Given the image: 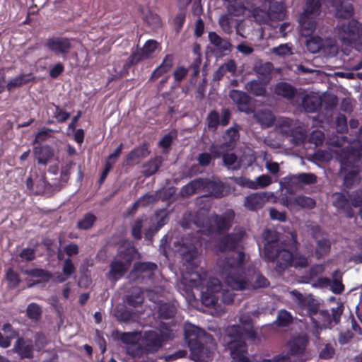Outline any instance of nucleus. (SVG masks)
Masks as SVG:
<instances>
[{
    "instance_id": "nucleus-57",
    "label": "nucleus",
    "mask_w": 362,
    "mask_h": 362,
    "mask_svg": "<svg viewBox=\"0 0 362 362\" xmlns=\"http://www.w3.org/2000/svg\"><path fill=\"white\" fill-rule=\"evenodd\" d=\"M293 122L289 119H284L280 124L281 132L286 134H293Z\"/></svg>"
},
{
    "instance_id": "nucleus-53",
    "label": "nucleus",
    "mask_w": 362,
    "mask_h": 362,
    "mask_svg": "<svg viewBox=\"0 0 362 362\" xmlns=\"http://www.w3.org/2000/svg\"><path fill=\"white\" fill-rule=\"evenodd\" d=\"M148 155L147 148L145 145L132 151L127 156L128 160H134L139 157H145Z\"/></svg>"
},
{
    "instance_id": "nucleus-56",
    "label": "nucleus",
    "mask_w": 362,
    "mask_h": 362,
    "mask_svg": "<svg viewBox=\"0 0 362 362\" xmlns=\"http://www.w3.org/2000/svg\"><path fill=\"white\" fill-rule=\"evenodd\" d=\"M330 245L327 240H320L317 243V248H316V254L318 257L322 256L324 254H326L329 250Z\"/></svg>"
},
{
    "instance_id": "nucleus-32",
    "label": "nucleus",
    "mask_w": 362,
    "mask_h": 362,
    "mask_svg": "<svg viewBox=\"0 0 362 362\" xmlns=\"http://www.w3.org/2000/svg\"><path fill=\"white\" fill-rule=\"evenodd\" d=\"M274 93L286 98H291L296 93L295 88L286 82L278 83L274 88Z\"/></svg>"
},
{
    "instance_id": "nucleus-2",
    "label": "nucleus",
    "mask_w": 362,
    "mask_h": 362,
    "mask_svg": "<svg viewBox=\"0 0 362 362\" xmlns=\"http://www.w3.org/2000/svg\"><path fill=\"white\" fill-rule=\"evenodd\" d=\"M245 255L242 251H233L218 262L217 273L224 283L231 289L243 290L261 288L269 285L262 275L255 273L250 281L245 275Z\"/></svg>"
},
{
    "instance_id": "nucleus-34",
    "label": "nucleus",
    "mask_w": 362,
    "mask_h": 362,
    "mask_svg": "<svg viewBox=\"0 0 362 362\" xmlns=\"http://www.w3.org/2000/svg\"><path fill=\"white\" fill-rule=\"evenodd\" d=\"M257 121L264 127H269L272 125L274 122V117L271 111L265 110L257 112L255 115Z\"/></svg>"
},
{
    "instance_id": "nucleus-54",
    "label": "nucleus",
    "mask_w": 362,
    "mask_h": 362,
    "mask_svg": "<svg viewBox=\"0 0 362 362\" xmlns=\"http://www.w3.org/2000/svg\"><path fill=\"white\" fill-rule=\"evenodd\" d=\"M175 308L173 305L163 304L159 308L160 315L163 318H170L173 316Z\"/></svg>"
},
{
    "instance_id": "nucleus-45",
    "label": "nucleus",
    "mask_w": 362,
    "mask_h": 362,
    "mask_svg": "<svg viewBox=\"0 0 362 362\" xmlns=\"http://www.w3.org/2000/svg\"><path fill=\"white\" fill-rule=\"evenodd\" d=\"M96 218L93 214H87L78 222V227L80 229L87 230L94 223Z\"/></svg>"
},
{
    "instance_id": "nucleus-38",
    "label": "nucleus",
    "mask_w": 362,
    "mask_h": 362,
    "mask_svg": "<svg viewBox=\"0 0 362 362\" xmlns=\"http://www.w3.org/2000/svg\"><path fill=\"white\" fill-rule=\"evenodd\" d=\"M338 276V272L336 271L334 274V277L337 278ZM322 286H329L335 293H340L344 290V286L341 284V282L338 280L337 279H335L334 281H331L329 279H321L320 280Z\"/></svg>"
},
{
    "instance_id": "nucleus-31",
    "label": "nucleus",
    "mask_w": 362,
    "mask_h": 362,
    "mask_svg": "<svg viewBox=\"0 0 362 362\" xmlns=\"http://www.w3.org/2000/svg\"><path fill=\"white\" fill-rule=\"evenodd\" d=\"M34 153L39 163L47 164L53 156V151L48 146L36 147Z\"/></svg>"
},
{
    "instance_id": "nucleus-62",
    "label": "nucleus",
    "mask_w": 362,
    "mask_h": 362,
    "mask_svg": "<svg viewBox=\"0 0 362 362\" xmlns=\"http://www.w3.org/2000/svg\"><path fill=\"white\" fill-rule=\"evenodd\" d=\"M174 135L169 133L163 136L159 141V146L164 149H167L171 144Z\"/></svg>"
},
{
    "instance_id": "nucleus-40",
    "label": "nucleus",
    "mask_w": 362,
    "mask_h": 362,
    "mask_svg": "<svg viewBox=\"0 0 362 362\" xmlns=\"http://www.w3.org/2000/svg\"><path fill=\"white\" fill-rule=\"evenodd\" d=\"M62 271L64 276H59L57 277V281L60 283L64 282L67 278L71 276V275L73 274L75 272V267L72 263V261L70 259H66L64 261Z\"/></svg>"
},
{
    "instance_id": "nucleus-47",
    "label": "nucleus",
    "mask_w": 362,
    "mask_h": 362,
    "mask_svg": "<svg viewBox=\"0 0 362 362\" xmlns=\"http://www.w3.org/2000/svg\"><path fill=\"white\" fill-rule=\"evenodd\" d=\"M141 338V334L139 332H127L122 336V340L127 344H136Z\"/></svg>"
},
{
    "instance_id": "nucleus-24",
    "label": "nucleus",
    "mask_w": 362,
    "mask_h": 362,
    "mask_svg": "<svg viewBox=\"0 0 362 362\" xmlns=\"http://www.w3.org/2000/svg\"><path fill=\"white\" fill-rule=\"evenodd\" d=\"M316 181V177L311 173H300L284 178V182L288 185L298 186L300 184H312Z\"/></svg>"
},
{
    "instance_id": "nucleus-58",
    "label": "nucleus",
    "mask_w": 362,
    "mask_h": 362,
    "mask_svg": "<svg viewBox=\"0 0 362 362\" xmlns=\"http://www.w3.org/2000/svg\"><path fill=\"white\" fill-rule=\"evenodd\" d=\"M208 126L211 129H216L219 122V115L216 111H212L209 113L207 117Z\"/></svg>"
},
{
    "instance_id": "nucleus-22",
    "label": "nucleus",
    "mask_w": 362,
    "mask_h": 362,
    "mask_svg": "<svg viewBox=\"0 0 362 362\" xmlns=\"http://www.w3.org/2000/svg\"><path fill=\"white\" fill-rule=\"evenodd\" d=\"M129 264L130 259L129 258L126 259L125 262L115 259L110 265V270L107 273V277L114 281L119 279L124 275Z\"/></svg>"
},
{
    "instance_id": "nucleus-50",
    "label": "nucleus",
    "mask_w": 362,
    "mask_h": 362,
    "mask_svg": "<svg viewBox=\"0 0 362 362\" xmlns=\"http://www.w3.org/2000/svg\"><path fill=\"white\" fill-rule=\"evenodd\" d=\"M276 320L279 325L286 326L291 322L292 316L288 311L282 310L279 311Z\"/></svg>"
},
{
    "instance_id": "nucleus-35",
    "label": "nucleus",
    "mask_w": 362,
    "mask_h": 362,
    "mask_svg": "<svg viewBox=\"0 0 362 362\" xmlns=\"http://www.w3.org/2000/svg\"><path fill=\"white\" fill-rule=\"evenodd\" d=\"M303 106L308 112H315L320 106V98L317 96L307 95L303 99Z\"/></svg>"
},
{
    "instance_id": "nucleus-11",
    "label": "nucleus",
    "mask_w": 362,
    "mask_h": 362,
    "mask_svg": "<svg viewBox=\"0 0 362 362\" xmlns=\"http://www.w3.org/2000/svg\"><path fill=\"white\" fill-rule=\"evenodd\" d=\"M172 334L166 329L164 331H148L145 332L143 337V344L145 346L147 353H155L159 350L162 346V342L171 338Z\"/></svg>"
},
{
    "instance_id": "nucleus-42",
    "label": "nucleus",
    "mask_w": 362,
    "mask_h": 362,
    "mask_svg": "<svg viewBox=\"0 0 362 362\" xmlns=\"http://www.w3.org/2000/svg\"><path fill=\"white\" fill-rule=\"evenodd\" d=\"M323 40L320 37H313L307 40L306 47L311 53L322 51Z\"/></svg>"
},
{
    "instance_id": "nucleus-14",
    "label": "nucleus",
    "mask_w": 362,
    "mask_h": 362,
    "mask_svg": "<svg viewBox=\"0 0 362 362\" xmlns=\"http://www.w3.org/2000/svg\"><path fill=\"white\" fill-rule=\"evenodd\" d=\"M276 201V197L272 192H255L245 197L244 206L250 211H256L262 208L267 202Z\"/></svg>"
},
{
    "instance_id": "nucleus-25",
    "label": "nucleus",
    "mask_w": 362,
    "mask_h": 362,
    "mask_svg": "<svg viewBox=\"0 0 362 362\" xmlns=\"http://www.w3.org/2000/svg\"><path fill=\"white\" fill-rule=\"evenodd\" d=\"M230 97L235 102L240 111L247 112L250 110V98L245 93L240 90H233L230 92Z\"/></svg>"
},
{
    "instance_id": "nucleus-13",
    "label": "nucleus",
    "mask_w": 362,
    "mask_h": 362,
    "mask_svg": "<svg viewBox=\"0 0 362 362\" xmlns=\"http://www.w3.org/2000/svg\"><path fill=\"white\" fill-rule=\"evenodd\" d=\"M362 33V26L359 28L358 23L351 20L338 27V37L342 44L351 45L356 40L357 37Z\"/></svg>"
},
{
    "instance_id": "nucleus-28",
    "label": "nucleus",
    "mask_w": 362,
    "mask_h": 362,
    "mask_svg": "<svg viewBox=\"0 0 362 362\" xmlns=\"http://www.w3.org/2000/svg\"><path fill=\"white\" fill-rule=\"evenodd\" d=\"M264 81L254 80L245 84V89L256 96H263L266 93V86Z\"/></svg>"
},
{
    "instance_id": "nucleus-15",
    "label": "nucleus",
    "mask_w": 362,
    "mask_h": 362,
    "mask_svg": "<svg viewBox=\"0 0 362 362\" xmlns=\"http://www.w3.org/2000/svg\"><path fill=\"white\" fill-rule=\"evenodd\" d=\"M45 47L54 54L64 57L71 49L72 43L66 37H52L46 40Z\"/></svg>"
},
{
    "instance_id": "nucleus-61",
    "label": "nucleus",
    "mask_w": 362,
    "mask_h": 362,
    "mask_svg": "<svg viewBox=\"0 0 362 362\" xmlns=\"http://www.w3.org/2000/svg\"><path fill=\"white\" fill-rule=\"evenodd\" d=\"M142 219H138L135 221L132 227V235L136 239H140L141 237V230L142 228Z\"/></svg>"
},
{
    "instance_id": "nucleus-46",
    "label": "nucleus",
    "mask_w": 362,
    "mask_h": 362,
    "mask_svg": "<svg viewBox=\"0 0 362 362\" xmlns=\"http://www.w3.org/2000/svg\"><path fill=\"white\" fill-rule=\"evenodd\" d=\"M135 296H129L127 298V302L129 305L134 307L141 305L144 301V296L142 291L139 288L134 289Z\"/></svg>"
},
{
    "instance_id": "nucleus-9",
    "label": "nucleus",
    "mask_w": 362,
    "mask_h": 362,
    "mask_svg": "<svg viewBox=\"0 0 362 362\" xmlns=\"http://www.w3.org/2000/svg\"><path fill=\"white\" fill-rule=\"evenodd\" d=\"M340 156L341 174L344 177V183L349 187L359 181L358 168L356 165V156L354 152H344Z\"/></svg>"
},
{
    "instance_id": "nucleus-36",
    "label": "nucleus",
    "mask_w": 362,
    "mask_h": 362,
    "mask_svg": "<svg viewBox=\"0 0 362 362\" xmlns=\"http://www.w3.org/2000/svg\"><path fill=\"white\" fill-rule=\"evenodd\" d=\"M322 52L327 57H334L338 52V46L334 40L328 38L323 40Z\"/></svg>"
},
{
    "instance_id": "nucleus-23",
    "label": "nucleus",
    "mask_w": 362,
    "mask_h": 362,
    "mask_svg": "<svg viewBox=\"0 0 362 362\" xmlns=\"http://www.w3.org/2000/svg\"><path fill=\"white\" fill-rule=\"evenodd\" d=\"M13 351L17 353L21 358L32 357V341L23 338L18 339L13 346Z\"/></svg>"
},
{
    "instance_id": "nucleus-19",
    "label": "nucleus",
    "mask_w": 362,
    "mask_h": 362,
    "mask_svg": "<svg viewBox=\"0 0 362 362\" xmlns=\"http://www.w3.org/2000/svg\"><path fill=\"white\" fill-rule=\"evenodd\" d=\"M284 205L291 210H298L300 208L312 209L315 206V202L310 197L299 196L285 199Z\"/></svg>"
},
{
    "instance_id": "nucleus-51",
    "label": "nucleus",
    "mask_w": 362,
    "mask_h": 362,
    "mask_svg": "<svg viewBox=\"0 0 362 362\" xmlns=\"http://www.w3.org/2000/svg\"><path fill=\"white\" fill-rule=\"evenodd\" d=\"M24 273L30 276L40 277L45 281L50 278V274L47 271L41 269L25 270Z\"/></svg>"
},
{
    "instance_id": "nucleus-4",
    "label": "nucleus",
    "mask_w": 362,
    "mask_h": 362,
    "mask_svg": "<svg viewBox=\"0 0 362 362\" xmlns=\"http://www.w3.org/2000/svg\"><path fill=\"white\" fill-rule=\"evenodd\" d=\"M290 235L292 243H279L274 240L276 238L275 231L269 230L265 231L267 243L264 245V256L269 261L276 262L279 270H283L289 266L302 268L308 264L305 257L293 254L296 248V237L293 233H291Z\"/></svg>"
},
{
    "instance_id": "nucleus-16",
    "label": "nucleus",
    "mask_w": 362,
    "mask_h": 362,
    "mask_svg": "<svg viewBox=\"0 0 362 362\" xmlns=\"http://www.w3.org/2000/svg\"><path fill=\"white\" fill-rule=\"evenodd\" d=\"M275 8L264 1L262 5L256 6L252 11V15L255 21L259 23H266L269 21H279L284 18H277L275 15Z\"/></svg>"
},
{
    "instance_id": "nucleus-41",
    "label": "nucleus",
    "mask_w": 362,
    "mask_h": 362,
    "mask_svg": "<svg viewBox=\"0 0 362 362\" xmlns=\"http://www.w3.org/2000/svg\"><path fill=\"white\" fill-rule=\"evenodd\" d=\"M270 5L271 8H275V15L277 18H284L285 16V6L284 0H264Z\"/></svg>"
},
{
    "instance_id": "nucleus-3",
    "label": "nucleus",
    "mask_w": 362,
    "mask_h": 362,
    "mask_svg": "<svg viewBox=\"0 0 362 362\" xmlns=\"http://www.w3.org/2000/svg\"><path fill=\"white\" fill-rule=\"evenodd\" d=\"M259 314L258 310L243 313L239 317L240 325L226 329L225 341L230 351L232 362H249L245 355L247 346L245 339L255 341L257 339L253 328V320L259 317Z\"/></svg>"
},
{
    "instance_id": "nucleus-21",
    "label": "nucleus",
    "mask_w": 362,
    "mask_h": 362,
    "mask_svg": "<svg viewBox=\"0 0 362 362\" xmlns=\"http://www.w3.org/2000/svg\"><path fill=\"white\" fill-rule=\"evenodd\" d=\"M308 340L305 336L298 337L289 342L290 356L300 357L303 355L308 344Z\"/></svg>"
},
{
    "instance_id": "nucleus-60",
    "label": "nucleus",
    "mask_w": 362,
    "mask_h": 362,
    "mask_svg": "<svg viewBox=\"0 0 362 362\" xmlns=\"http://www.w3.org/2000/svg\"><path fill=\"white\" fill-rule=\"evenodd\" d=\"M1 332H3L5 336L8 337L11 339L16 338L18 336V332L13 329L12 326L9 323H6L3 325Z\"/></svg>"
},
{
    "instance_id": "nucleus-52",
    "label": "nucleus",
    "mask_w": 362,
    "mask_h": 362,
    "mask_svg": "<svg viewBox=\"0 0 362 362\" xmlns=\"http://www.w3.org/2000/svg\"><path fill=\"white\" fill-rule=\"evenodd\" d=\"M53 106L54 107V117L58 122H64L69 118L70 114L69 112L63 110L58 105H53Z\"/></svg>"
},
{
    "instance_id": "nucleus-37",
    "label": "nucleus",
    "mask_w": 362,
    "mask_h": 362,
    "mask_svg": "<svg viewBox=\"0 0 362 362\" xmlns=\"http://www.w3.org/2000/svg\"><path fill=\"white\" fill-rule=\"evenodd\" d=\"M233 16H235L228 12V13L222 15L219 18L218 23L221 29L226 33H230L233 31V25L234 23Z\"/></svg>"
},
{
    "instance_id": "nucleus-12",
    "label": "nucleus",
    "mask_w": 362,
    "mask_h": 362,
    "mask_svg": "<svg viewBox=\"0 0 362 362\" xmlns=\"http://www.w3.org/2000/svg\"><path fill=\"white\" fill-rule=\"evenodd\" d=\"M191 358L197 362H208L211 359L212 350L215 349L213 339L208 341H198L189 346Z\"/></svg>"
},
{
    "instance_id": "nucleus-44",
    "label": "nucleus",
    "mask_w": 362,
    "mask_h": 362,
    "mask_svg": "<svg viewBox=\"0 0 362 362\" xmlns=\"http://www.w3.org/2000/svg\"><path fill=\"white\" fill-rule=\"evenodd\" d=\"M224 164L229 168L235 170L240 168V162L234 153H227L223 156Z\"/></svg>"
},
{
    "instance_id": "nucleus-6",
    "label": "nucleus",
    "mask_w": 362,
    "mask_h": 362,
    "mask_svg": "<svg viewBox=\"0 0 362 362\" xmlns=\"http://www.w3.org/2000/svg\"><path fill=\"white\" fill-rule=\"evenodd\" d=\"M234 218V212L232 210L226 211L223 215L218 216L214 215L211 218L206 217L203 212L198 214L194 220V224L200 228V231L204 233L221 232L228 229Z\"/></svg>"
},
{
    "instance_id": "nucleus-17",
    "label": "nucleus",
    "mask_w": 362,
    "mask_h": 362,
    "mask_svg": "<svg viewBox=\"0 0 362 362\" xmlns=\"http://www.w3.org/2000/svg\"><path fill=\"white\" fill-rule=\"evenodd\" d=\"M160 48L159 43L154 40H148L143 47L138 52L133 53L129 57V63L135 64L141 60L150 58L152 54Z\"/></svg>"
},
{
    "instance_id": "nucleus-1",
    "label": "nucleus",
    "mask_w": 362,
    "mask_h": 362,
    "mask_svg": "<svg viewBox=\"0 0 362 362\" xmlns=\"http://www.w3.org/2000/svg\"><path fill=\"white\" fill-rule=\"evenodd\" d=\"M179 252L187 263L186 271L182 273L181 281L178 285L179 288L182 286L202 288V303L214 309L212 315H220L223 310L222 305L230 304L233 301V291L223 288L216 278L206 279V273L197 264L196 257L198 252L193 244L187 245L184 243Z\"/></svg>"
},
{
    "instance_id": "nucleus-48",
    "label": "nucleus",
    "mask_w": 362,
    "mask_h": 362,
    "mask_svg": "<svg viewBox=\"0 0 362 362\" xmlns=\"http://www.w3.org/2000/svg\"><path fill=\"white\" fill-rule=\"evenodd\" d=\"M41 308L36 303H30L27 308V315L33 320H38L41 316Z\"/></svg>"
},
{
    "instance_id": "nucleus-39",
    "label": "nucleus",
    "mask_w": 362,
    "mask_h": 362,
    "mask_svg": "<svg viewBox=\"0 0 362 362\" xmlns=\"http://www.w3.org/2000/svg\"><path fill=\"white\" fill-rule=\"evenodd\" d=\"M353 13L352 5L347 1H341L336 9V16L339 18H349Z\"/></svg>"
},
{
    "instance_id": "nucleus-59",
    "label": "nucleus",
    "mask_w": 362,
    "mask_h": 362,
    "mask_svg": "<svg viewBox=\"0 0 362 362\" xmlns=\"http://www.w3.org/2000/svg\"><path fill=\"white\" fill-rule=\"evenodd\" d=\"M272 52L279 56H286L291 54V48L287 44H282L272 48Z\"/></svg>"
},
{
    "instance_id": "nucleus-20",
    "label": "nucleus",
    "mask_w": 362,
    "mask_h": 362,
    "mask_svg": "<svg viewBox=\"0 0 362 362\" xmlns=\"http://www.w3.org/2000/svg\"><path fill=\"white\" fill-rule=\"evenodd\" d=\"M243 235L244 233L238 230L224 237L219 243L218 250L221 252L230 251L237 246Z\"/></svg>"
},
{
    "instance_id": "nucleus-33",
    "label": "nucleus",
    "mask_w": 362,
    "mask_h": 362,
    "mask_svg": "<svg viewBox=\"0 0 362 362\" xmlns=\"http://www.w3.org/2000/svg\"><path fill=\"white\" fill-rule=\"evenodd\" d=\"M228 2L227 11L235 16L243 15L245 7L242 4V0H224Z\"/></svg>"
},
{
    "instance_id": "nucleus-64",
    "label": "nucleus",
    "mask_w": 362,
    "mask_h": 362,
    "mask_svg": "<svg viewBox=\"0 0 362 362\" xmlns=\"http://www.w3.org/2000/svg\"><path fill=\"white\" fill-rule=\"evenodd\" d=\"M310 140L316 146H318L324 140V134L321 131H314L311 134Z\"/></svg>"
},
{
    "instance_id": "nucleus-49",
    "label": "nucleus",
    "mask_w": 362,
    "mask_h": 362,
    "mask_svg": "<svg viewBox=\"0 0 362 362\" xmlns=\"http://www.w3.org/2000/svg\"><path fill=\"white\" fill-rule=\"evenodd\" d=\"M156 269V265L150 262L139 263L135 265V271L139 273L148 272L147 276L151 274L152 271Z\"/></svg>"
},
{
    "instance_id": "nucleus-7",
    "label": "nucleus",
    "mask_w": 362,
    "mask_h": 362,
    "mask_svg": "<svg viewBox=\"0 0 362 362\" xmlns=\"http://www.w3.org/2000/svg\"><path fill=\"white\" fill-rule=\"evenodd\" d=\"M322 0H308L304 12L299 17L300 32L307 36L314 32L316 28L315 18L320 13Z\"/></svg>"
},
{
    "instance_id": "nucleus-5",
    "label": "nucleus",
    "mask_w": 362,
    "mask_h": 362,
    "mask_svg": "<svg viewBox=\"0 0 362 362\" xmlns=\"http://www.w3.org/2000/svg\"><path fill=\"white\" fill-rule=\"evenodd\" d=\"M293 301L296 304L298 312L302 315H308L314 325L312 333L316 337L320 334L319 329L332 326L333 322L337 324L342 314V305L332 308V315L327 310L318 312V304L310 295H303L297 291L289 293Z\"/></svg>"
},
{
    "instance_id": "nucleus-30",
    "label": "nucleus",
    "mask_w": 362,
    "mask_h": 362,
    "mask_svg": "<svg viewBox=\"0 0 362 362\" xmlns=\"http://www.w3.org/2000/svg\"><path fill=\"white\" fill-rule=\"evenodd\" d=\"M272 70V63H259L256 64L255 71L256 74L261 78L262 81H265V83H269L272 79L271 71Z\"/></svg>"
},
{
    "instance_id": "nucleus-8",
    "label": "nucleus",
    "mask_w": 362,
    "mask_h": 362,
    "mask_svg": "<svg viewBox=\"0 0 362 362\" xmlns=\"http://www.w3.org/2000/svg\"><path fill=\"white\" fill-rule=\"evenodd\" d=\"M332 199L333 205L337 208L338 212L351 218L354 214L352 206L358 207L362 204V189L358 190L350 196V200L347 199L345 194L342 193L333 194Z\"/></svg>"
},
{
    "instance_id": "nucleus-10",
    "label": "nucleus",
    "mask_w": 362,
    "mask_h": 362,
    "mask_svg": "<svg viewBox=\"0 0 362 362\" xmlns=\"http://www.w3.org/2000/svg\"><path fill=\"white\" fill-rule=\"evenodd\" d=\"M211 191L216 197L223 196V185L221 182H216L208 180H195L182 189V195H191L200 191Z\"/></svg>"
},
{
    "instance_id": "nucleus-63",
    "label": "nucleus",
    "mask_w": 362,
    "mask_h": 362,
    "mask_svg": "<svg viewBox=\"0 0 362 362\" xmlns=\"http://www.w3.org/2000/svg\"><path fill=\"white\" fill-rule=\"evenodd\" d=\"M269 215L272 219L280 221H284L286 218L285 212H280L274 208L270 209Z\"/></svg>"
},
{
    "instance_id": "nucleus-29",
    "label": "nucleus",
    "mask_w": 362,
    "mask_h": 362,
    "mask_svg": "<svg viewBox=\"0 0 362 362\" xmlns=\"http://www.w3.org/2000/svg\"><path fill=\"white\" fill-rule=\"evenodd\" d=\"M209 39L210 42L214 45L220 52L229 51L230 49V43L226 39L221 38L214 32L209 33Z\"/></svg>"
},
{
    "instance_id": "nucleus-26",
    "label": "nucleus",
    "mask_w": 362,
    "mask_h": 362,
    "mask_svg": "<svg viewBox=\"0 0 362 362\" xmlns=\"http://www.w3.org/2000/svg\"><path fill=\"white\" fill-rule=\"evenodd\" d=\"M33 79V76L31 74H22L11 78L6 84V88L8 91H11L28 83Z\"/></svg>"
},
{
    "instance_id": "nucleus-18",
    "label": "nucleus",
    "mask_w": 362,
    "mask_h": 362,
    "mask_svg": "<svg viewBox=\"0 0 362 362\" xmlns=\"http://www.w3.org/2000/svg\"><path fill=\"white\" fill-rule=\"evenodd\" d=\"M185 336L189 346L198 341H208L211 339V337L206 334L204 330L190 323H186L185 325Z\"/></svg>"
},
{
    "instance_id": "nucleus-27",
    "label": "nucleus",
    "mask_w": 362,
    "mask_h": 362,
    "mask_svg": "<svg viewBox=\"0 0 362 362\" xmlns=\"http://www.w3.org/2000/svg\"><path fill=\"white\" fill-rule=\"evenodd\" d=\"M173 64V56L168 54L165 57L162 64L153 71L151 74V78L156 79L161 76L165 73L168 72L172 68Z\"/></svg>"
},
{
    "instance_id": "nucleus-55",
    "label": "nucleus",
    "mask_w": 362,
    "mask_h": 362,
    "mask_svg": "<svg viewBox=\"0 0 362 362\" xmlns=\"http://www.w3.org/2000/svg\"><path fill=\"white\" fill-rule=\"evenodd\" d=\"M272 180L268 175H262L255 179L257 189L259 188H264L272 183Z\"/></svg>"
},
{
    "instance_id": "nucleus-43",
    "label": "nucleus",
    "mask_w": 362,
    "mask_h": 362,
    "mask_svg": "<svg viewBox=\"0 0 362 362\" xmlns=\"http://www.w3.org/2000/svg\"><path fill=\"white\" fill-rule=\"evenodd\" d=\"M161 164V159L156 158L155 159L149 161L144 165V173L146 176H150L154 174L159 168Z\"/></svg>"
}]
</instances>
